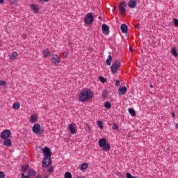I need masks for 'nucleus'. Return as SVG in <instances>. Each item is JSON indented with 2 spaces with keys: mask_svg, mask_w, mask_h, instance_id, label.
I'll use <instances>...</instances> for the list:
<instances>
[{
  "mask_svg": "<svg viewBox=\"0 0 178 178\" xmlns=\"http://www.w3.org/2000/svg\"><path fill=\"white\" fill-rule=\"evenodd\" d=\"M0 86H6V82L5 81H0Z\"/></svg>",
  "mask_w": 178,
  "mask_h": 178,
  "instance_id": "nucleus-35",
  "label": "nucleus"
},
{
  "mask_svg": "<svg viewBox=\"0 0 178 178\" xmlns=\"http://www.w3.org/2000/svg\"><path fill=\"white\" fill-rule=\"evenodd\" d=\"M137 6V0H130L128 3V6L130 8H135Z\"/></svg>",
  "mask_w": 178,
  "mask_h": 178,
  "instance_id": "nucleus-11",
  "label": "nucleus"
},
{
  "mask_svg": "<svg viewBox=\"0 0 178 178\" xmlns=\"http://www.w3.org/2000/svg\"><path fill=\"white\" fill-rule=\"evenodd\" d=\"M172 117L174 118L175 116V113H172Z\"/></svg>",
  "mask_w": 178,
  "mask_h": 178,
  "instance_id": "nucleus-49",
  "label": "nucleus"
},
{
  "mask_svg": "<svg viewBox=\"0 0 178 178\" xmlns=\"http://www.w3.org/2000/svg\"><path fill=\"white\" fill-rule=\"evenodd\" d=\"M13 108L14 110H18L20 108V104L19 102H15L13 105Z\"/></svg>",
  "mask_w": 178,
  "mask_h": 178,
  "instance_id": "nucleus-23",
  "label": "nucleus"
},
{
  "mask_svg": "<svg viewBox=\"0 0 178 178\" xmlns=\"http://www.w3.org/2000/svg\"><path fill=\"white\" fill-rule=\"evenodd\" d=\"M29 164H25L22 165L21 169L22 172L24 174V172H26V170L29 169Z\"/></svg>",
  "mask_w": 178,
  "mask_h": 178,
  "instance_id": "nucleus-18",
  "label": "nucleus"
},
{
  "mask_svg": "<svg viewBox=\"0 0 178 178\" xmlns=\"http://www.w3.org/2000/svg\"><path fill=\"white\" fill-rule=\"evenodd\" d=\"M11 134V132L10 130L8 129H5L3 130L1 135H0V137L2 140H6V139H8L10 136Z\"/></svg>",
  "mask_w": 178,
  "mask_h": 178,
  "instance_id": "nucleus-7",
  "label": "nucleus"
},
{
  "mask_svg": "<svg viewBox=\"0 0 178 178\" xmlns=\"http://www.w3.org/2000/svg\"><path fill=\"white\" fill-rule=\"evenodd\" d=\"M94 17L92 16V13H88L86 15V16L84 18V22L89 25L93 22Z\"/></svg>",
  "mask_w": 178,
  "mask_h": 178,
  "instance_id": "nucleus-6",
  "label": "nucleus"
},
{
  "mask_svg": "<svg viewBox=\"0 0 178 178\" xmlns=\"http://www.w3.org/2000/svg\"><path fill=\"white\" fill-rule=\"evenodd\" d=\"M115 175H116L117 176L120 177H122V173L120 172H115Z\"/></svg>",
  "mask_w": 178,
  "mask_h": 178,
  "instance_id": "nucleus-38",
  "label": "nucleus"
},
{
  "mask_svg": "<svg viewBox=\"0 0 178 178\" xmlns=\"http://www.w3.org/2000/svg\"><path fill=\"white\" fill-rule=\"evenodd\" d=\"M68 130H70V134L72 135H74L77 134V127L75 123H71L68 126Z\"/></svg>",
  "mask_w": 178,
  "mask_h": 178,
  "instance_id": "nucleus-8",
  "label": "nucleus"
},
{
  "mask_svg": "<svg viewBox=\"0 0 178 178\" xmlns=\"http://www.w3.org/2000/svg\"><path fill=\"white\" fill-rule=\"evenodd\" d=\"M113 130H115L116 131H119V127L117 125L116 123H113Z\"/></svg>",
  "mask_w": 178,
  "mask_h": 178,
  "instance_id": "nucleus-27",
  "label": "nucleus"
},
{
  "mask_svg": "<svg viewBox=\"0 0 178 178\" xmlns=\"http://www.w3.org/2000/svg\"><path fill=\"white\" fill-rule=\"evenodd\" d=\"M93 93L90 89H85L79 94V101H81V102H86L88 99H91Z\"/></svg>",
  "mask_w": 178,
  "mask_h": 178,
  "instance_id": "nucleus-2",
  "label": "nucleus"
},
{
  "mask_svg": "<svg viewBox=\"0 0 178 178\" xmlns=\"http://www.w3.org/2000/svg\"><path fill=\"white\" fill-rule=\"evenodd\" d=\"M175 128H176V129L178 130V123L176 124Z\"/></svg>",
  "mask_w": 178,
  "mask_h": 178,
  "instance_id": "nucleus-45",
  "label": "nucleus"
},
{
  "mask_svg": "<svg viewBox=\"0 0 178 178\" xmlns=\"http://www.w3.org/2000/svg\"><path fill=\"white\" fill-rule=\"evenodd\" d=\"M102 97H103V98H106V97H107V91L106 90H103Z\"/></svg>",
  "mask_w": 178,
  "mask_h": 178,
  "instance_id": "nucleus-32",
  "label": "nucleus"
},
{
  "mask_svg": "<svg viewBox=\"0 0 178 178\" xmlns=\"http://www.w3.org/2000/svg\"><path fill=\"white\" fill-rule=\"evenodd\" d=\"M130 51H131V52L132 50L130 49Z\"/></svg>",
  "mask_w": 178,
  "mask_h": 178,
  "instance_id": "nucleus-52",
  "label": "nucleus"
},
{
  "mask_svg": "<svg viewBox=\"0 0 178 178\" xmlns=\"http://www.w3.org/2000/svg\"><path fill=\"white\" fill-rule=\"evenodd\" d=\"M120 66H121L120 61L119 60H116L111 67L112 74H115V73L118 72Z\"/></svg>",
  "mask_w": 178,
  "mask_h": 178,
  "instance_id": "nucleus-4",
  "label": "nucleus"
},
{
  "mask_svg": "<svg viewBox=\"0 0 178 178\" xmlns=\"http://www.w3.org/2000/svg\"><path fill=\"white\" fill-rule=\"evenodd\" d=\"M76 178H86V177L83 176V177H77Z\"/></svg>",
  "mask_w": 178,
  "mask_h": 178,
  "instance_id": "nucleus-47",
  "label": "nucleus"
},
{
  "mask_svg": "<svg viewBox=\"0 0 178 178\" xmlns=\"http://www.w3.org/2000/svg\"><path fill=\"white\" fill-rule=\"evenodd\" d=\"M43 56L44 58H49V56H51V52L49 51L48 49H45L43 51Z\"/></svg>",
  "mask_w": 178,
  "mask_h": 178,
  "instance_id": "nucleus-16",
  "label": "nucleus"
},
{
  "mask_svg": "<svg viewBox=\"0 0 178 178\" xmlns=\"http://www.w3.org/2000/svg\"><path fill=\"white\" fill-rule=\"evenodd\" d=\"M87 128H88V131L90 132L91 129H90V126H88Z\"/></svg>",
  "mask_w": 178,
  "mask_h": 178,
  "instance_id": "nucleus-43",
  "label": "nucleus"
},
{
  "mask_svg": "<svg viewBox=\"0 0 178 178\" xmlns=\"http://www.w3.org/2000/svg\"><path fill=\"white\" fill-rule=\"evenodd\" d=\"M102 31L104 34L107 35L109 33V27L106 24H104L102 25Z\"/></svg>",
  "mask_w": 178,
  "mask_h": 178,
  "instance_id": "nucleus-14",
  "label": "nucleus"
},
{
  "mask_svg": "<svg viewBox=\"0 0 178 178\" xmlns=\"http://www.w3.org/2000/svg\"><path fill=\"white\" fill-rule=\"evenodd\" d=\"M140 24H137L135 25L136 29H139Z\"/></svg>",
  "mask_w": 178,
  "mask_h": 178,
  "instance_id": "nucleus-42",
  "label": "nucleus"
},
{
  "mask_svg": "<svg viewBox=\"0 0 178 178\" xmlns=\"http://www.w3.org/2000/svg\"><path fill=\"white\" fill-rule=\"evenodd\" d=\"M149 87H150V88H153V85L150 84Z\"/></svg>",
  "mask_w": 178,
  "mask_h": 178,
  "instance_id": "nucleus-48",
  "label": "nucleus"
},
{
  "mask_svg": "<svg viewBox=\"0 0 178 178\" xmlns=\"http://www.w3.org/2000/svg\"><path fill=\"white\" fill-rule=\"evenodd\" d=\"M22 178H29V175H24V172H22Z\"/></svg>",
  "mask_w": 178,
  "mask_h": 178,
  "instance_id": "nucleus-36",
  "label": "nucleus"
},
{
  "mask_svg": "<svg viewBox=\"0 0 178 178\" xmlns=\"http://www.w3.org/2000/svg\"><path fill=\"white\" fill-rule=\"evenodd\" d=\"M174 22H175V26H177V27H178V19H174Z\"/></svg>",
  "mask_w": 178,
  "mask_h": 178,
  "instance_id": "nucleus-37",
  "label": "nucleus"
},
{
  "mask_svg": "<svg viewBox=\"0 0 178 178\" xmlns=\"http://www.w3.org/2000/svg\"><path fill=\"white\" fill-rule=\"evenodd\" d=\"M40 129H41L40 124L36 123V124H34L32 128V131L33 132L34 134H38L39 132L40 131Z\"/></svg>",
  "mask_w": 178,
  "mask_h": 178,
  "instance_id": "nucleus-10",
  "label": "nucleus"
},
{
  "mask_svg": "<svg viewBox=\"0 0 178 178\" xmlns=\"http://www.w3.org/2000/svg\"><path fill=\"white\" fill-rule=\"evenodd\" d=\"M42 153L44 156V158L42 161V167L43 168H47L51 165L52 160L51 159V152L49 150V148L47 147H45L43 150Z\"/></svg>",
  "mask_w": 178,
  "mask_h": 178,
  "instance_id": "nucleus-1",
  "label": "nucleus"
},
{
  "mask_svg": "<svg viewBox=\"0 0 178 178\" xmlns=\"http://www.w3.org/2000/svg\"><path fill=\"white\" fill-rule=\"evenodd\" d=\"M121 30H122V33H126L128 30L127 26L124 24H122L121 25Z\"/></svg>",
  "mask_w": 178,
  "mask_h": 178,
  "instance_id": "nucleus-20",
  "label": "nucleus"
},
{
  "mask_svg": "<svg viewBox=\"0 0 178 178\" xmlns=\"http://www.w3.org/2000/svg\"><path fill=\"white\" fill-rule=\"evenodd\" d=\"M65 178H72L71 172H66L65 174Z\"/></svg>",
  "mask_w": 178,
  "mask_h": 178,
  "instance_id": "nucleus-28",
  "label": "nucleus"
},
{
  "mask_svg": "<svg viewBox=\"0 0 178 178\" xmlns=\"http://www.w3.org/2000/svg\"><path fill=\"white\" fill-rule=\"evenodd\" d=\"M4 2V0H0V3H3Z\"/></svg>",
  "mask_w": 178,
  "mask_h": 178,
  "instance_id": "nucleus-46",
  "label": "nucleus"
},
{
  "mask_svg": "<svg viewBox=\"0 0 178 178\" xmlns=\"http://www.w3.org/2000/svg\"><path fill=\"white\" fill-rule=\"evenodd\" d=\"M28 174L30 177H35L36 172L33 169H29L28 171Z\"/></svg>",
  "mask_w": 178,
  "mask_h": 178,
  "instance_id": "nucleus-19",
  "label": "nucleus"
},
{
  "mask_svg": "<svg viewBox=\"0 0 178 178\" xmlns=\"http://www.w3.org/2000/svg\"><path fill=\"white\" fill-rule=\"evenodd\" d=\"M129 113H130V115L132 116V117H135L136 116V111L134 109L130 108L129 109Z\"/></svg>",
  "mask_w": 178,
  "mask_h": 178,
  "instance_id": "nucleus-24",
  "label": "nucleus"
},
{
  "mask_svg": "<svg viewBox=\"0 0 178 178\" xmlns=\"http://www.w3.org/2000/svg\"><path fill=\"white\" fill-rule=\"evenodd\" d=\"M120 81H119V80H117V81H116V83H115V86H116L117 87H118V86H120Z\"/></svg>",
  "mask_w": 178,
  "mask_h": 178,
  "instance_id": "nucleus-41",
  "label": "nucleus"
},
{
  "mask_svg": "<svg viewBox=\"0 0 178 178\" xmlns=\"http://www.w3.org/2000/svg\"><path fill=\"white\" fill-rule=\"evenodd\" d=\"M127 178H136V177H134L131 175V173L127 172Z\"/></svg>",
  "mask_w": 178,
  "mask_h": 178,
  "instance_id": "nucleus-33",
  "label": "nucleus"
},
{
  "mask_svg": "<svg viewBox=\"0 0 178 178\" xmlns=\"http://www.w3.org/2000/svg\"><path fill=\"white\" fill-rule=\"evenodd\" d=\"M97 125H98V127H99L101 129H103V124H102V121H98V122H97Z\"/></svg>",
  "mask_w": 178,
  "mask_h": 178,
  "instance_id": "nucleus-31",
  "label": "nucleus"
},
{
  "mask_svg": "<svg viewBox=\"0 0 178 178\" xmlns=\"http://www.w3.org/2000/svg\"><path fill=\"white\" fill-rule=\"evenodd\" d=\"M63 56H64V58H67V56H68V53H67V51H64V52H63Z\"/></svg>",
  "mask_w": 178,
  "mask_h": 178,
  "instance_id": "nucleus-40",
  "label": "nucleus"
},
{
  "mask_svg": "<svg viewBox=\"0 0 178 178\" xmlns=\"http://www.w3.org/2000/svg\"><path fill=\"white\" fill-rule=\"evenodd\" d=\"M88 168V163H83L80 165V170L83 171V172L86 169Z\"/></svg>",
  "mask_w": 178,
  "mask_h": 178,
  "instance_id": "nucleus-15",
  "label": "nucleus"
},
{
  "mask_svg": "<svg viewBox=\"0 0 178 178\" xmlns=\"http://www.w3.org/2000/svg\"><path fill=\"white\" fill-rule=\"evenodd\" d=\"M99 80H100L101 83H106V79H105L104 76H99Z\"/></svg>",
  "mask_w": 178,
  "mask_h": 178,
  "instance_id": "nucleus-30",
  "label": "nucleus"
},
{
  "mask_svg": "<svg viewBox=\"0 0 178 178\" xmlns=\"http://www.w3.org/2000/svg\"><path fill=\"white\" fill-rule=\"evenodd\" d=\"M36 178H42L40 175H37Z\"/></svg>",
  "mask_w": 178,
  "mask_h": 178,
  "instance_id": "nucleus-44",
  "label": "nucleus"
},
{
  "mask_svg": "<svg viewBox=\"0 0 178 178\" xmlns=\"http://www.w3.org/2000/svg\"><path fill=\"white\" fill-rule=\"evenodd\" d=\"M3 145L7 147H12V140L9 138L5 139Z\"/></svg>",
  "mask_w": 178,
  "mask_h": 178,
  "instance_id": "nucleus-13",
  "label": "nucleus"
},
{
  "mask_svg": "<svg viewBox=\"0 0 178 178\" xmlns=\"http://www.w3.org/2000/svg\"><path fill=\"white\" fill-rule=\"evenodd\" d=\"M49 0H43L44 2H47Z\"/></svg>",
  "mask_w": 178,
  "mask_h": 178,
  "instance_id": "nucleus-50",
  "label": "nucleus"
},
{
  "mask_svg": "<svg viewBox=\"0 0 178 178\" xmlns=\"http://www.w3.org/2000/svg\"><path fill=\"white\" fill-rule=\"evenodd\" d=\"M99 145L100 148H103V150L106 152H108L111 149L110 144L106 143L105 138H100L99 140Z\"/></svg>",
  "mask_w": 178,
  "mask_h": 178,
  "instance_id": "nucleus-3",
  "label": "nucleus"
},
{
  "mask_svg": "<svg viewBox=\"0 0 178 178\" xmlns=\"http://www.w3.org/2000/svg\"><path fill=\"white\" fill-rule=\"evenodd\" d=\"M0 178H5V174L2 171H0Z\"/></svg>",
  "mask_w": 178,
  "mask_h": 178,
  "instance_id": "nucleus-34",
  "label": "nucleus"
},
{
  "mask_svg": "<svg viewBox=\"0 0 178 178\" xmlns=\"http://www.w3.org/2000/svg\"><path fill=\"white\" fill-rule=\"evenodd\" d=\"M31 7L33 9L34 13H37L38 12V7L35 4H31Z\"/></svg>",
  "mask_w": 178,
  "mask_h": 178,
  "instance_id": "nucleus-21",
  "label": "nucleus"
},
{
  "mask_svg": "<svg viewBox=\"0 0 178 178\" xmlns=\"http://www.w3.org/2000/svg\"><path fill=\"white\" fill-rule=\"evenodd\" d=\"M111 62H112V56L109 55L106 60V65H108V66H111Z\"/></svg>",
  "mask_w": 178,
  "mask_h": 178,
  "instance_id": "nucleus-22",
  "label": "nucleus"
},
{
  "mask_svg": "<svg viewBox=\"0 0 178 178\" xmlns=\"http://www.w3.org/2000/svg\"><path fill=\"white\" fill-rule=\"evenodd\" d=\"M172 54L174 55V56H178V53L177 52V50L175 48L172 49Z\"/></svg>",
  "mask_w": 178,
  "mask_h": 178,
  "instance_id": "nucleus-29",
  "label": "nucleus"
},
{
  "mask_svg": "<svg viewBox=\"0 0 178 178\" xmlns=\"http://www.w3.org/2000/svg\"><path fill=\"white\" fill-rule=\"evenodd\" d=\"M38 1H42V0H38Z\"/></svg>",
  "mask_w": 178,
  "mask_h": 178,
  "instance_id": "nucleus-51",
  "label": "nucleus"
},
{
  "mask_svg": "<svg viewBox=\"0 0 178 178\" xmlns=\"http://www.w3.org/2000/svg\"><path fill=\"white\" fill-rule=\"evenodd\" d=\"M36 122H38V116L36 115H31L30 118V122L35 123Z\"/></svg>",
  "mask_w": 178,
  "mask_h": 178,
  "instance_id": "nucleus-17",
  "label": "nucleus"
},
{
  "mask_svg": "<svg viewBox=\"0 0 178 178\" xmlns=\"http://www.w3.org/2000/svg\"><path fill=\"white\" fill-rule=\"evenodd\" d=\"M48 172L51 174L53 172H54V168L53 167H51L49 170H48Z\"/></svg>",
  "mask_w": 178,
  "mask_h": 178,
  "instance_id": "nucleus-39",
  "label": "nucleus"
},
{
  "mask_svg": "<svg viewBox=\"0 0 178 178\" xmlns=\"http://www.w3.org/2000/svg\"><path fill=\"white\" fill-rule=\"evenodd\" d=\"M45 178H47V177H45Z\"/></svg>",
  "mask_w": 178,
  "mask_h": 178,
  "instance_id": "nucleus-53",
  "label": "nucleus"
},
{
  "mask_svg": "<svg viewBox=\"0 0 178 178\" xmlns=\"http://www.w3.org/2000/svg\"><path fill=\"white\" fill-rule=\"evenodd\" d=\"M127 6V3L125 1H122L120 6H119V10L122 14V16H125L126 13H125V8Z\"/></svg>",
  "mask_w": 178,
  "mask_h": 178,
  "instance_id": "nucleus-9",
  "label": "nucleus"
},
{
  "mask_svg": "<svg viewBox=\"0 0 178 178\" xmlns=\"http://www.w3.org/2000/svg\"><path fill=\"white\" fill-rule=\"evenodd\" d=\"M18 54L16 51H14L12 53L10 58L13 59V60H15L16 58H17Z\"/></svg>",
  "mask_w": 178,
  "mask_h": 178,
  "instance_id": "nucleus-25",
  "label": "nucleus"
},
{
  "mask_svg": "<svg viewBox=\"0 0 178 178\" xmlns=\"http://www.w3.org/2000/svg\"><path fill=\"white\" fill-rule=\"evenodd\" d=\"M127 92V89L125 86L124 87H120L118 90V94L119 95H124V94Z\"/></svg>",
  "mask_w": 178,
  "mask_h": 178,
  "instance_id": "nucleus-12",
  "label": "nucleus"
},
{
  "mask_svg": "<svg viewBox=\"0 0 178 178\" xmlns=\"http://www.w3.org/2000/svg\"><path fill=\"white\" fill-rule=\"evenodd\" d=\"M104 106L105 108H106L107 109H110V108H111V104L109 102H106L104 104Z\"/></svg>",
  "mask_w": 178,
  "mask_h": 178,
  "instance_id": "nucleus-26",
  "label": "nucleus"
},
{
  "mask_svg": "<svg viewBox=\"0 0 178 178\" xmlns=\"http://www.w3.org/2000/svg\"><path fill=\"white\" fill-rule=\"evenodd\" d=\"M51 63L54 65L55 66H58L60 62V57L56 55V54H53L51 59Z\"/></svg>",
  "mask_w": 178,
  "mask_h": 178,
  "instance_id": "nucleus-5",
  "label": "nucleus"
}]
</instances>
